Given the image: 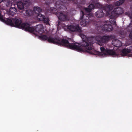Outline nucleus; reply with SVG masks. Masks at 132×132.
<instances>
[{
	"instance_id": "4468645a",
	"label": "nucleus",
	"mask_w": 132,
	"mask_h": 132,
	"mask_svg": "<svg viewBox=\"0 0 132 132\" xmlns=\"http://www.w3.org/2000/svg\"><path fill=\"white\" fill-rule=\"evenodd\" d=\"M17 12L16 10L15 7H11L7 12V13L9 15H13L15 14Z\"/></svg>"
},
{
	"instance_id": "aec40b11",
	"label": "nucleus",
	"mask_w": 132,
	"mask_h": 132,
	"mask_svg": "<svg viewBox=\"0 0 132 132\" xmlns=\"http://www.w3.org/2000/svg\"><path fill=\"white\" fill-rule=\"evenodd\" d=\"M84 13L83 12L81 11L80 13V18L81 19H82L83 18V16L84 15Z\"/></svg>"
},
{
	"instance_id": "9d476101",
	"label": "nucleus",
	"mask_w": 132,
	"mask_h": 132,
	"mask_svg": "<svg viewBox=\"0 0 132 132\" xmlns=\"http://www.w3.org/2000/svg\"><path fill=\"white\" fill-rule=\"evenodd\" d=\"M35 17H36L37 19L38 20L43 21L46 23H48L49 20L48 18H46L44 16L42 15L40 13L38 14L35 16Z\"/></svg>"
},
{
	"instance_id": "f3484780",
	"label": "nucleus",
	"mask_w": 132,
	"mask_h": 132,
	"mask_svg": "<svg viewBox=\"0 0 132 132\" xmlns=\"http://www.w3.org/2000/svg\"><path fill=\"white\" fill-rule=\"evenodd\" d=\"M94 6L93 4L90 5L88 6V8H84V10L87 13L90 12L91 10L94 9Z\"/></svg>"
},
{
	"instance_id": "9b49d317",
	"label": "nucleus",
	"mask_w": 132,
	"mask_h": 132,
	"mask_svg": "<svg viewBox=\"0 0 132 132\" xmlns=\"http://www.w3.org/2000/svg\"><path fill=\"white\" fill-rule=\"evenodd\" d=\"M129 53H131L130 56H132V46L129 48V49H123L122 51L121 54L122 56H125Z\"/></svg>"
},
{
	"instance_id": "7ed1b4c3",
	"label": "nucleus",
	"mask_w": 132,
	"mask_h": 132,
	"mask_svg": "<svg viewBox=\"0 0 132 132\" xmlns=\"http://www.w3.org/2000/svg\"><path fill=\"white\" fill-rule=\"evenodd\" d=\"M124 0H121L117 1L114 5H110L108 6L106 10L108 11L106 14L109 15L111 12L112 17H114L117 15L120 14L123 12L122 9L119 7H116V6H119L122 4L124 2Z\"/></svg>"
},
{
	"instance_id": "412c9836",
	"label": "nucleus",
	"mask_w": 132,
	"mask_h": 132,
	"mask_svg": "<svg viewBox=\"0 0 132 132\" xmlns=\"http://www.w3.org/2000/svg\"><path fill=\"white\" fill-rule=\"evenodd\" d=\"M129 37L131 38H132V33H130L129 34Z\"/></svg>"
},
{
	"instance_id": "dca6fc26",
	"label": "nucleus",
	"mask_w": 132,
	"mask_h": 132,
	"mask_svg": "<svg viewBox=\"0 0 132 132\" xmlns=\"http://www.w3.org/2000/svg\"><path fill=\"white\" fill-rule=\"evenodd\" d=\"M95 15L97 17L100 18L103 16L104 14L102 10H100L96 13Z\"/></svg>"
},
{
	"instance_id": "4be33fe9",
	"label": "nucleus",
	"mask_w": 132,
	"mask_h": 132,
	"mask_svg": "<svg viewBox=\"0 0 132 132\" xmlns=\"http://www.w3.org/2000/svg\"><path fill=\"white\" fill-rule=\"evenodd\" d=\"M4 0H0V3L2 2Z\"/></svg>"
},
{
	"instance_id": "6ab92c4d",
	"label": "nucleus",
	"mask_w": 132,
	"mask_h": 132,
	"mask_svg": "<svg viewBox=\"0 0 132 132\" xmlns=\"http://www.w3.org/2000/svg\"><path fill=\"white\" fill-rule=\"evenodd\" d=\"M60 5L61 4H60V2L59 1L57 2L55 4V6L56 8L57 9L60 8L61 7ZM62 6H61L62 7Z\"/></svg>"
},
{
	"instance_id": "ddd939ff",
	"label": "nucleus",
	"mask_w": 132,
	"mask_h": 132,
	"mask_svg": "<svg viewBox=\"0 0 132 132\" xmlns=\"http://www.w3.org/2000/svg\"><path fill=\"white\" fill-rule=\"evenodd\" d=\"M89 22V19H82L80 21V24L82 27H85L88 25Z\"/></svg>"
},
{
	"instance_id": "6e6552de",
	"label": "nucleus",
	"mask_w": 132,
	"mask_h": 132,
	"mask_svg": "<svg viewBox=\"0 0 132 132\" xmlns=\"http://www.w3.org/2000/svg\"><path fill=\"white\" fill-rule=\"evenodd\" d=\"M29 2L26 1L24 0L23 2L20 1L18 2L17 3V5L18 8L20 10H22L25 7H26L29 5Z\"/></svg>"
},
{
	"instance_id": "f8f14e48",
	"label": "nucleus",
	"mask_w": 132,
	"mask_h": 132,
	"mask_svg": "<svg viewBox=\"0 0 132 132\" xmlns=\"http://www.w3.org/2000/svg\"><path fill=\"white\" fill-rule=\"evenodd\" d=\"M41 9L40 7L37 6L35 7L33 9L32 14L35 16L38 14H40V13L41 12Z\"/></svg>"
},
{
	"instance_id": "f257e3e1",
	"label": "nucleus",
	"mask_w": 132,
	"mask_h": 132,
	"mask_svg": "<svg viewBox=\"0 0 132 132\" xmlns=\"http://www.w3.org/2000/svg\"><path fill=\"white\" fill-rule=\"evenodd\" d=\"M80 36L83 40V42L81 44L77 43H69L67 40V43L70 44H75L77 46H72V48H70L69 46H65L70 49L75 50L79 52H85V51L91 54L96 55L98 53V52L93 48L92 44L93 43V39L91 38H87L86 36L84 34L80 33Z\"/></svg>"
},
{
	"instance_id": "a211bd4d",
	"label": "nucleus",
	"mask_w": 132,
	"mask_h": 132,
	"mask_svg": "<svg viewBox=\"0 0 132 132\" xmlns=\"http://www.w3.org/2000/svg\"><path fill=\"white\" fill-rule=\"evenodd\" d=\"M25 12L26 13V16H30L32 14V11L30 10H25Z\"/></svg>"
},
{
	"instance_id": "f03ea898",
	"label": "nucleus",
	"mask_w": 132,
	"mask_h": 132,
	"mask_svg": "<svg viewBox=\"0 0 132 132\" xmlns=\"http://www.w3.org/2000/svg\"><path fill=\"white\" fill-rule=\"evenodd\" d=\"M33 29L30 32H32L36 35L38 36L39 38L42 40H48L50 43H53L54 44L58 45H62L63 46H70V48H72V46H77V44L73 45L67 43V40L66 39H61L59 38L56 39H54L50 37L48 38L46 35H41L42 33L44 32L43 26L41 24L37 25L34 27H32Z\"/></svg>"
},
{
	"instance_id": "5701e85b",
	"label": "nucleus",
	"mask_w": 132,
	"mask_h": 132,
	"mask_svg": "<svg viewBox=\"0 0 132 132\" xmlns=\"http://www.w3.org/2000/svg\"><path fill=\"white\" fill-rule=\"evenodd\" d=\"M130 19H132V15H131V16H130Z\"/></svg>"
},
{
	"instance_id": "0eeeda50",
	"label": "nucleus",
	"mask_w": 132,
	"mask_h": 132,
	"mask_svg": "<svg viewBox=\"0 0 132 132\" xmlns=\"http://www.w3.org/2000/svg\"><path fill=\"white\" fill-rule=\"evenodd\" d=\"M110 37L108 36H105L102 37L100 36L97 37L96 38L98 42V44L100 45H102L101 43H106L110 39Z\"/></svg>"
},
{
	"instance_id": "2eb2a0df",
	"label": "nucleus",
	"mask_w": 132,
	"mask_h": 132,
	"mask_svg": "<svg viewBox=\"0 0 132 132\" xmlns=\"http://www.w3.org/2000/svg\"><path fill=\"white\" fill-rule=\"evenodd\" d=\"M112 44L114 46L117 47H120L121 46V42L119 40L117 39L113 40L112 41Z\"/></svg>"
},
{
	"instance_id": "20e7f679",
	"label": "nucleus",
	"mask_w": 132,
	"mask_h": 132,
	"mask_svg": "<svg viewBox=\"0 0 132 132\" xmlns=\"http://www.w3.org/2000/svg\"><path fill=\"white\" fill-rule=\"evenodd\" d=\"M110 23L116 25L115 20L113 19L110 18L109 21H107L105 22V24L102 27V29L109 31H111L112 29V27Z\"/></svg>"
},
{
	"instance_id": "423d86ee",
	"label": "nucleus",
	"mask_w": 132,
	"mask_h": 132,
	"mask_svg": "<svg viewBox=\"0 0 132 132\" xmlns=\"http://www.w3.org/2000/svg\"><path fill=\"white\" fill-rule=\"evenodd\" d=\"M100 49L101 52V54L102 55L106 56L109 55L116 56L117 55L116 53L113 50H109L107 49H105L103 47H101Z\"/></svg>"
},
{
	"instance_id": "39448f33",
	"label": "nucleus",
	"mask_w": 132,
	"mask_h": 132,
	"mask_svg": "<svg viewBox=\"0 0 132 132\" xmlns=\"http://www.w3.org/2000/svg\"><path fill=\"white\" fill-rule=\"evenodd\" d=\"M63 27L65 30L68 29L69 30L73 32H78L80 33L82 32L81 27L78 24L64 26Z\"/></svg>"
},
{
	"instance_id": "1a4fd4ad",
	"label": "nucleus",
	"mask_w": 132,
	"mask_h": 132,
	"mask_svg": "<svg viewBox=\"0 0 132 132\" xmlns=\"http://www.w3.org/2000/svg\"><path fill=\"white\" fill-rule=\"evenodd\" d=\"M56 15L58 17L59 19L60 20L65 21L68 20V17L66 13L65 12L57 13Z\"/></svg>"
}]
</instances>
